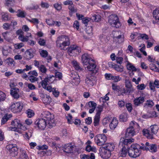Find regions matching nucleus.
Instances as JSON below:
<instances>
[{"instance_id":"f257e3e1","label":"nucleus","mask_w":159,"mask_h":159,"mask_svg":"<svg viewBox=\"0 0 159 159\" xmlns=\"http://www.w3.org/2000/svg\"><path fill=\"white\" fill-rule=\"evenodd\" d=\"M47 124L50 126H54L55 125L54 116L49 111H43L41 114V118L35 121V127L39 129L43 130Z\"/></svg>"},{"instance_id":"f03ea898","label":"nucleus","mask_w":159,"mask_h":159,"mask_svg":"<svg viewBox=\"0 0 159 159\" xmlns=\"http://www.w3.org/2000/svg\"><path fill=\"white\" fill-rule=\"evenodd\" d=\"M81 61L85 70L95 73L97 72L95 61L90 54L87 53L83 54L81 57Z\"/></svg>"},{"instance_id":"7ed1b4c3","label":"nucleus","mask_w":159,"mask_h":159,"mask_svg":"<svg viewBox=\"0 0 159 159\" xmlns=\"http://www.w3.org/2000/svg\"><path fill=\"white\" fill-rule=\"evenodd\" d=\"M55 77L53 75H48L40 83L42 87L49 92H52L53 88L50 86H47L48 83H52L55 80Z\"/></svg>"},{"instance_id":"20e7f679","label":"nucleus","mask_w":159,"mask_h":159,"mask_svg":"<svg viewBox=\"0 0 159 159\" xmlns=\"http://www.w3.org/2000/svg\"><path fill=\"white\" fill-rule=\"evenodd\" d=\"M139 148V146L137 143L131 145L130 147L128 148L129 155L132 158H136L139 157L141 153L140 151L138 150Z\"/></svg>"},{"instance_id":"39448f33","label":"nucleus","mask_w":159,"mask_h":159,"mask_svg":"<svg viewBox=\"0 0 159 159\" xmlns=\"http://www.w3.org/2000/svg\"><path fill=\"white\" fill-rule=\"evenodd\" d=\"M108 22L113 27L119 28L121 26L118 16L116 14H111L109 17Z\"/></svg>"},{"instance_id":"423d86ee","label":"nucleus","mask_w":159,"mask_h":159,"mask_svg":"<svg viewBox=\"0 0 159 159\" xmlns=\"http://www.w3.org/2000/svg\"><path fill=\"white\" fill-rule=\"evenodd\" d=\"M94 139L97 144L101 146L104 145L107 140V137L104 134H99L95 137Z\"/></svg>"},{"instance_id":"0eeeda50","label":"nucleus","mask_w":159,"mask_h":159,"mask_svg":"<svg viewBox=\"0 0 159 159\" xmlns=\"http://www.w3.org/2000/svg\"><path fill=\"white\" fill-rule=\"evenodd\" d=\"M23 106L22 102H18L13 103L10 107V110L13 113H16L20 112Z\"/></svg>"},{"instance_id":"6e6552de","label":"nucleus","mask_w":159,"mask_h":159,"mask_svg":"<svg viewBox=\"0 0 159 159\" xmlns=\"http://www.w3.org/2000/svg\"><path fill=\"white\" fill-rule=\"evenodd\" d=\"M81 51L80 48L76 45L71 46L68 50V52L70 56L79 54Z\"/></svg>"},{"instance_id":"1a4fd4ad","label":"nucleus","mask_w":159,"mask_h":159,"mask_svg":"<svg viewBox=\"0 0 159 159\" xmlns=\"http://www.w3.org/2000/svg\"><path fill=\"white\" fill-rule=\"evenodd\" d=\"M116 36H114L113 41L116 43L120 44L124 41V35L120 32H116Z\"/></svg>"},{"instance_id":"9d476101","label":"nucleus","mask_w":159,"mask_h":159,"mask_svg":"<svg viewBox=\"0 0 159 159\" xmlns=\"http://www.w3.org/2000/svg\"><path fill=\"white\" fill-rule=\"evenodd\" d=\"M15 145L12 144L8 145L7 148L8 149L11 156L13 157H15L17 154V148L15 146Z\"/></svg>"},{"instance_id":"9b49d317","label":"nucleus","mask_w":159,"mask_h":159,"mask_svg":"<svg viewBox=\"0 0 159 159\" xmlns=\"http://www.w3.org/2000/svg\"><path fill=\"white\" fill-rule=\"evenodd\" d=\"M134 141V139H124V138H121L120 139L119 143V146L121 145L122 147L125 146L127 148H129L127 145L129 144H130L131 143Z\"/></svg>"},{"instance_id":"f8f14e48","label":"nucleus","mask_w":159,"mask_h":159,"mask_svg":"<svg viewBox=\"0 0 159 159\" xmlns=\"http://www.w3.org/2000/svg\"><path fill=\"white\" fill-rule=\"evenodd\" d=\"M40 97L43 103L45 104H49L51 102V98L47 94L41 93Z\"/></svg>"},{"instance_id":"ddd939ff","label":"nucleus","mask_w":159,"mask_h":159,"mask_svg":"<svg viewBox=\"0 0 159 159\" xmlns=\"http://www.w3.org/2000/svg\"><path fill=\"white\" fill-rule=\"evenodd\" d=\"M11 125L14 127L12 128V130H15L17 128H21L22 124L20 120L18 119H15L12 121Z\"/></svg>"},{"instance_id":"4468645a","label":"nucleus","mask_w":159,"mask_h":159,"mask_svg":"<svg viewBox=\"0 0 159 159\" xmlns=\"http://www.w3.org/2000/svg\"><path fill=\"white\" fill-rule=\"evenodd\" d=\"M10 92L11 95L14 98L17 99L19 98V90L18 88H12L10 90Z\"/></svg>"},{"instance_id":"2eb2a0df","label":"nucleus","mask_w":159,"mask_h":159,"mask_svg":"<svg viewBox=\"0 0 159 159\" xmlns=\"http://www.w3.org/2000/svg\"><path fill=\"white\" fill-rule=\"evenodd\" d=\"M143 133L148 139H152L153 138L154 134L152 133L149 128L148 129H143Z\"/></svg>"},{"instance_id":"dca6fc26","label":"nucleus","mask_w":159,"mask_h":159,"mask_svg":"<svg viewBox=\"0 0 159 159\" xmlns=\"http://www.w3.org/2000/svg\"><path fill=\"white\" fill-rule=\"evenodd\" d=\"M111 151L108 150L107 149H106L102 148L101 155L103 158L107 159L111 157Z\"/></svg>"},{"instance_id":"f3484780","label":"nucleus","mask_w":159,"mask_h":159,"mask_svg":"<svg viewBox=\"0 0 159 159\" xmlns=\"http://www.w3.org/2000/svg\"><path fill=\"white\" fill-rule=\"evenodd\" d=\"M137 131V130L131 128H128L126 130L125 134V136L126 137H131L134 136L136 134V132H138Z\"/></svg>"},{"instance_id":"a211bd4d","label":"nucleus","mask_w":159,"mask_h":159,"mask_svg":"<svg viewBox=\"0 0 159 159\" xmlns=\"http://www.w3.org/2000/svg\"><path fill=\"white\" fill-rule=\"evenodd\" d=\"M70 44L69 39H66L64 42H61V43H58L57 46L61 50H65V47Z\"/></svg>"},{"instance_id":"6ab92c4d","label":"nucleus","mask_w":159,"mask_h":159,"mask_svg":"<svg viewBox=\"0 0 159 159\" xmlns=\"http://www.w3.org/2000/svg\"><path fill=\"white\" fill-rule=\"evenodd\" d=\"M35 52V50L33 49L27 50L25 52V57L28 59H31L33 57L34 54Z\"/></svg>"},{"instance_id":"aec40b11","label":"nucleus","mask_w":159,"mask_h":159,"mask_svg":"<svg viewBox=\"0 0 159 159\" xmlns=\"http://www.w3.org/2000/svg\"><path fill=\"white\" fill-rule=\"evenodd\" d=\"M94 77L92 76H87L85 79V83L89 86H92L94 85Z\"/></svg>"},{"instance_id":"412c9836","label":"nucleus","mask_w":159,"mask_h":159,"mask_svg":"<svg viewBox=\"0 0 159 159\" xmlns=\"http://www.w3.org/2000/svg\"><path fill=\"white\" fill-rule=\"evenodd\" d=\"M73 148L71 144H67L64 145L63 148V151L66 153H70L72 152Z\"/></svg>"},{"instance_id":"4be33fe9","label":"nucleus","mask_w":159,"mask_h":159,"mask_svg":"<svg viewBox=\"0 0 159 159\" xmlns=\"http://www.w3.org/2000/svg\"><path fill=\"white\" fill-rule=\"evenodd\" d=\"M88 105L89 107L91 108L89 110V112L90 113H92L94 111L97 106V104L93 101H91L88 102Z\"/></svg>"},{"instance_id":"5701e85b","label":"nucleus","mask_w":159,"mask_h":159,"mask_svg":"<svg viewBox=\"0 0 159 159\" xmlns=\"http://www.w3.org/2000/svg\"><path fill=\"white\" fill-rule=\"evenodd\" d=\"M144 101V98L140 96L134 100V104L135 106H138L143 103Z\"/></svg>"},{"instance_id":"b1692460","label":"nucleus","mask_w":159,"mask_h":159,"mask_svg":"<svg viewBox=\"0 0 159 159\" xmlns=\"http://www.w3.org/2000/svg\"><path fill=\"white\" fill-rule=\"evenodd\" d=\"M115 147L114 144L111 143H106L104 145L102 148L111 152L113 151Z\"/></svg>"},{"instance_id":"393cba45","label":"nucleus","mask_w":159,"mask_h":159,"mask_svg":"<svg viewBox=\"0 0 159 159\" xmlns=\"http://www.w3.org/2000/svg\"><path fill=\"white\" fill-rule=\"evenodd\" d=\"M129 127L134 129H135V130H137V131H139L140 129L139 126L138 124L134 121L131 122L129 124Z\"/></svg>"},{"instance_id":"a878e982","label":"nucleus","mask_w":159,"mask_h":159,"mask_svg":"<svg viewBox=\"0 0 159 159\" xmlns=\"http://www.w3.org/2000/svg\"><path fill=\"white\" fill-rule=\"evenodd\" d=\"M69 38L68 36L65 35H61L58 37L56 42L57 45H58V43H61Z\"/></svg>"},{"instance_id":"bb28decb","label":"nucleus","mask_w":159,"mask_h":159,"mask_svg":"<svg viewBox=\"0 0 159 159\" xmlns=\"http://www.w3.org/2000/svg\"><path fill=\"white\" fill-rule=\"evenodd\" d=\"M118 120L116 118H114L110 124V127L111 129H114L118 124Z\"/></svg>"},{"instance_id":"cd10ccee","label":"nucleus","mask_w":159,"mask_h":159,"mask_svg":"<svg viewBox=\"0 0 159 159\" xmlns=\"http://www.w3.org/2000/svg\"><path fill=\"white\" fill-rule=\"evenodd\" d=\"M149 128L151 130L152 133L154 134H156L157 133L159 129L158 126L156 125L151 126Z\"/></svg>"},{"instance_id":"c85d7f7f","label":"nucleus","mask_w":159,"mask_h":159,"mask_svg":"<svg viewBox=\"0 0 159 159\" xmlns=\"http://www.w3.org/2000/svg\"><path fill=\"white\" fill-rule=\"evenodd\" d=\"M99 39L101 42L103 43H107L109 40V37L103 34L101 35L99 37Z\"/></svg>"},{"instance_id":"c756f323","label":"nucleus","mask_w":159,"mask_h":159,"mask_svg":"<svg viewBox=\"0 0 159 159\" xmlns=\"http://www.w3.org/2000/svg\"><path fill=\"white\" fill-rule=\"evenodd\" d=\"M100 116L98 114H96L94 120V125L95 126H97L99 125L100 120Z\"/></svg>"},{"instance_id":"7c9ffc66","label":"nucleus","mask_w":159,"mask_h":159,"mask_svg":"<svg viewBox=\"0 0 159 159\" xmlns=\"http://www.w3.org/2000/svg\"><path fill=\"white\" fill-rule=\"evenodd\" d=\"M11 117L10 115H5L2 118L1 124L3 125Z\"/></svg>"},{"instance_id":"2f4dec72","label":"nucleus","mask_w":159,"mask_h":159,"mask_svg":"<svg viewBox=\"0 0 159 159\" xmlns=\"http://www.w3.org/2000/svg\"><path fill=\"white\" fill-rule=\"evenodd\" d=\"M128 115L125 113H123L120 116V120L123 122L126 121L127 120Z\"/></svg>"},{"instance_id":"473e14b6","label":"nucleus","mask_w":159,"mask_h":159,"mask_svg":"<svg viewBox=\"0 0 159 159\" xmlns=\"http://www.w3.org/2000/svg\"><path fill=\"white\" fill-rule=\"evenodd\" d=\"M110 93H107L105 96L101 97L99 99V101L100 102H102L103 103L105 102L106 101L109 100V98L108 96L109 95Z\"/></svg>"},{"instance_id":"72a5a7b5","label":"nucleus","mask_w":159,"mask_h":159,"mask_svg":"<svg viewBox=\"0 0 159 159\" xmlns=\"http://www.w3.org/2000/svg\"><path fill=\"white\" fill-rule=\"evenodd\" d=\"M72 64L73 67L76 70H80L81 67L79 66V63L75 61H72Z\"/></svg>"},{"instance_id":"f704fd0d","label":"nucleus","mask_w":159,"mask_h":159,"mask_svg":"<svg viewBox=\"0 0 159 159\" xmlns=\"http://www.w3.org/2000/svg\"><path fill=\"white\" fill-rule=\"evenodd\" d=\"M127 68L129 70H132L133 71H136V68L131 63L129 62L127 63Z\"/></svg>"},{"instance_id":"c9c22d12","label":"nucleus","mask_w":159,"mask_h":159,"mask_svg":"<svg viewBox=\"0 0 159 159\" xmlns=\"http://www.w3.org/2000/svg\"><path fill=\"white\" fill-rule=\"evenodd\" d=\"M91 19L93 21L99 22L101 20V17L99 15H94L91 17Z\"/></svg>"},{"instance_id":"e433bc0d","label":"nucleus","mask_w":159,"mask_h":159,"mask_svg":"<svg viewBox=\"0 0 159 159\" xmlns=\"http://www.w3.org/2000/svg\"><path fill=\"white\" fill-rule=\"evenodd\" d=\"M127 148L124 146L121 151V154L122 157H125L127 155V152H128V150Z\"/></svg>"},{"instance_id":"4c0bfd02","label":"nucleus","mask_w":159,"mask_h":159,"mask_svg":"<svg viewBox=\"0 0 159 159\" xmlns=\"http://www.w3.org/2000/svg\"><path fill=\"white\" fill-rule=\"evenodd\" d=\"M38 69L40 72L44 74L46 73L47 71V69L43 65H41Z\"/></svg>"},{"instance_id":"58836bf2","label":"nucleus","mask_w":159,"mask_h":159,"mask_svg":"<svg viewBox=\"0 0 159 159\" xmlns=\"http://www.w3.org/2000/svg\"><path fill=\"white\" fill-rule=\"evenodd\" d=\"M149 67L151 70L157 72L159 71V69L155 64L153 63H151L149 65Z\"/></svg>"},{"instance_id":"ea45409f","label":"nucleus","mask_w":159,"mask_h":159,"mask_svg":"<svg viewBox=\"0 0 159 159\" xmlns=\"http://www.w3.org/2000/svg\"><path fill=\"white\" fill-rule=\"evenodd\" d=\"M18 39L22 42H27L28 41V39L25 36L24 34L19 35L18 37Z\"/></svg>"},{"instance_id":"a19ab883","label":"nucleus","mask_w":159,"mask_h":159,"mask_svg":"<svg viewBox=\"0 0 159 159\" xmlns=\"http://www.w3.org/2000/svg\"><path fill=\"white\" fill-rule=\"evenodd\" d=\"M9 32H6L2 33V35L4 39L7 41H9L10 40V38L9 37Z\"/></svg>"},{"instance_id":"79ce46f5","label":"nucleus","mask_w":159,"mask_h":159,"mask_svg":"<svg viewBox=\"0 0 159 159\" xmlns=\"http://www.w3.org/2000/svg\"><path fill=\"white\" fill-rule=\"evenodd\" d=\"M86 150L88 152L90 151L95 152L96 151V148L95 147H92L91 146L88 145L86 146Z\"/></svg>"},{"instance_id":"37998d69","label":"nucleus","mask_w":159,"mask_h":159,"mask_svg":"<svg viewBox=\"0 0 159 159\" xmlns=\"http://www.w3.org/2000/svg\"><path fill=\"white\" fill-rule=\"evenodd\" d=\"M5 5L7 6H11L14 2V0H5Z\"/></svg>"},{"instance_id":"c03bdc74","label":"nucleus","mask_w":159,"mask_h":159,"mask_svg":"<svg viewBox=\"0 0 159 159\" xmlns=\"http://www.w3.org/2000/svg\"><path fill=\"white\" fill-rule=\"evenodd\" d=\"M92 28L91 26L88 27L86 28V33L89 34L90 36H92L93 35Z\"/></svg>"},{"instance_id":"a18cd8bd","label":"nucleus","mask_w":159,"mask_h":159,"mask_svg":"<svg viewBox=\"0 0 159 159\" xmlns=\"http://www.w3.org/2000/svg\"><path fill=\"white\" fill-rule=\"evenodd\" d=\"M20 157L21 159H27L29 158L27 154L24 151L21 152Z\"/></svg>"},{"instance_id":"49530a36","label":"nucleus","mask_w":159,"mask_h":159,"mask_svg":"<svg viewBox=\"0 0 159 159\" xmlns=\"http://www.w3.org/2000/svg\"><path fill=\"white\" fill-rule=\"evenodd\" d=\"M114 69L117 71L120 72L123 71V67L122 66H119L116 65Z\"/></svg>"},{"instance_id":"de8ad7c7","label":"nucleus","mask_w":159,"mask_h":159,"mask_svg":"<svg viewBox=\"0 0 159 159\" xmlns=\"http://www.w3.org/2000/svg\"><path fill=\"white\" fill-rule=\"evenodd\" d=\"M26 114L28 117L29 118L32 117L34 115V113L33 111L30 109H28L27 110Z\"/></svg>"},{"instance_id":"09e8293b","label":"nucleus","mask_w":159,"mask_h":159,"mask_svg":"<svg viewBox=\"0 0 159 159\" xmlns=\"http://www.w3.org/2000/svg\"><path fill=\"white\" fill-rule=\"evenodd\" d=\"M91 20V18H89L88 17L84 18L82 20V22L84 24H85L86 26H87L88 23Z\"/></svg>"},{"instance_id":"8fccbe9b","label":"nucleus","mask_w":159,"mask_h":159,"mask_svg":"<svg viewBox=\"0 0 159 159\" xmlns=\"http://www.w3.org/2000/svg\"><path fill=\"white\" fill-rule=\"evenodd\" d=\"M149 150L151 152H156L157 151V147L155 145L152 144L150 146Z\"/></svg>"},{"instance_id":"3c124183","label":"nucleus","mask_w":159,"mask_h":159,"mask_svg":"<svg viewBox=\"0 0 159 159\" xmlns=\"http://www.w3.org/2000/svg\"><path fill=\"white\" fill-rule=\"evenodd\" d=\"M5 99V94L2 91H0V102L4 101Z\"/></svg>"},{"instance_id":"603ef678","label":"nucleus","mask_w":159,"mask_h":159,"mask_svg":"<svg viewBox=\"0 0 159 159\" xmlns=\"http://www.w3.org/2000/svg\"><path fill=\"white\" fill-rule=\"evenodd\" d=\"M52 93V94L55 97H58L59 95V92L57 90H56V88H53Z\"/></svg>"},{"instance_id":"864d4df0","label":"nucleus","mask_w":159,"mask_h":159,"mask_svg":"<svg viewBox=\"0 0 159 159\" xmlns=\"http://www.w3.org/2000/svg\"><path fill=\"white\" fill-rule=\"evenodd\" d=\"M137 144L139 146V148L138 149V150H139L140 151V149H142L143 150L147 151L149 150L148 148V147H146L144 144L142 143V146H140L138 144Z\"/></svg>"},{"instance_id":"5fc2aeb1","label":"nucleus","mask_w":159,"mask_h":159,"mask_svg":"<svg viewBox=\"0 0 159 159\" xmlns=\"http://www.w3.org/2000/svg\"><path fill=\"white\" fill-rule=\"evenodd\" d=\"M7 63L9 65H14L15 62L14 60L10 57L8 58L7 59Z\"/></svg>"},{"instance_id":"6e6d98bb","label":"nucleus","mask_w":159,"mask_h":159,"mask_svg":"<svg viewBox=\"0 0 159 159\" xmlns=\"http://www.w3.org/2000/svg\"><path fill=\"white\" fill-rule=\"evenodd\" d=\"M145 106H147L148 107H151L154 105L153 102L150 100H147L144 104Z\"/></svg>"},{"instance_id":"4d7b16f0","label":"nucleus","mask_w":159,"mask_h":159,"mask_svg":"<svg viewBox=\"0 0 159 159\" xmlns=\"http://www.w3.org/2000/svg\"><path fill=\"white\" fill-rule=\"evenodd\" d=\"M152 13L153 17L156 20L159 18V11H153Z\"/></svg>"},{"instance_id":"13d9d810","label":"nucleus","mask_w":159,"mask_h":159,"mask_svg":"<svg viewBox=\"0 0 159 159\" xmlns=\"http://www.w3.org/2000/svg\"><path fill=\"white\" fill-rule=\"evenodd\" d=\"M145 87L146 86L143 84L138 85L136 86V88L138 89L141 90L144 89Z\"/></svg>"},{"instance_id":"bf43d9fd","label":"nucleus","mask_w":159,"mask_h":159,"mask_svg":"<svg viewBox=\"0 0 159 159\" xmlns=\"http://www.w3.org/2000/svg\"><path fill=\"white\" fill-rule=\"evenodd\" d=\"M30 81L32 83H34L38 80V79L32 75L30 76V77L28 78Z\"/></svg>"},{"instance_id":"052dcab7","label":"nucleus","mask_w":159,"mask_h":159,"mask_svg":"<svg viewBox=\"0 0 159 159\" xmlns=\"http://www.w3.org/2000/svg\"><path fill=\"white\" fill-rule=\"evenodd\" d=\"M38 43L41 46H44L46 44V40L40 38L39 40Z\"/></svg>"},{"instance_id":"680f3d73","label":"nucleus","mask_w":159,"mask_h":159,"mask_svg":"<svg viewBox=\"0 0 159 159\" xmlns=\"http://www.w3.org/2000/svg\"><path fill=\"white\" fill-rule=\"evenodd\" d=\"M39 8V7L37 5H34L33 4H31L30 6L28 7L27 9H28L29 10H32V9H38Z\"/></svg>"},{"instance_id":"e2e57ef3","label":"nucleus","mask_w":159,"mask_h":159,"mask_svg":"<svg viewBox=\"0 0 159 159\" xmlns=\"http://www.w3.org/2000/svg\"><path fill=\"white\" fill-rule=\"evenodd\" d=\"M24 45V44L23 43H20L15 44L14 47L16 49H19L21 48Z\"/></svg>"},{"instance_id":"0e129e2a","label":"nucleus","mask_w":159,"mask_h":159,"mask_svg":"<svg viewBox=\"0 0 159 159\" xmlns=\"http://www.w3.org/2000/svg\"><path fill=\"white\" fill-rule=\"evenodd\" d=\"M26 85L28 87V88L30 90H33L35 89L36 88L35 86L31 83H25Z\"/></svg>"},{"instance_id":"69168bd1","label":"nucleus","mask_w":159,"mask_h":159,"mask_svg":"<svg viewBox=\"0 0 159 159\" xmlns=\"http://www.w3.org/2000/svg\"><path fill=\"white\" fill-rule=\"evenodd\" d=\"M40 54L41 56L43 57H47L48 52L45 50H42L40 52Z\"/></svg>"},{"instance_id":"338daca9","label":"nucleus","mask_w":159,"mask_h":159,"mask_svg":"<svg viewBox=\"0 0 159 159\" xmlns=\"http://www.w3.org/2000/svg\"><path fill=\"white\" fill-rule=\"evenodd\" d=\"M121 79V78L118 76H112L111 78V80H114L115 82H117L120 81Z\"/></svg>"},{"instance_id":"774afa93","label":"nucleus","mask_w":159,"mask_h":159,"mask_svg":"<svg viewBox=\"0 0 159 159\" xmlns=\"http://www.w3.org/2000/svg\"><path fill=\"white\" fill-rule=\"evenodd\" d=\"M73 27L74 28L76 29L77 30L79 29L80 27V24L78 21L75 20L74 21L73 24Z\"/></svg>"}]
</instances>
